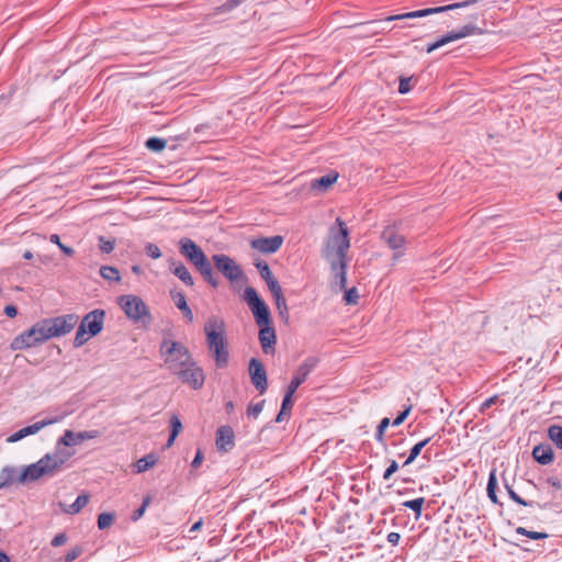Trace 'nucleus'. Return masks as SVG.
<instances>
[{"mask_svg":"<svg viewBox=\"0 0 562 562\" xmlns=\"http://www.w3.org/2000/svg\"><path fill=\"white\" fill-rule=\"evenodd\" d=\"M71 456V452L60 450L46 453L38 461L24 467L20 472L18 482L25 484L37 481L43 476H55Z\"/></svg>","mask_w":562,"mask_h":562,"instance_id":"f257e3e1","label":"nucleus"},{"mask_svg":"<svg viewBox=\"0 0 562 562\" xmlns=\"http://www.w3.org/2000/svg\"><path fill=\"white\" fill-rule=\"evenodd\" d=\"M205 340L211 352L215 366L218 369H224L228 364L229 351L228 342L225 336V323L218 316H211L204 325Z\"/></svg>","mask_w":562,"mask_h":562,"instance_id":"f03ea898","label":"nucleus"},{"mask_svg":"<svg viewBox=\"0 0 562 562\" xmlns=\"http://www.w3.org/2000/svg\"><path fill=\"white\" fill-rule=\"evenodd\" d=\"M180 254L192 263L212 288L216 289L220 284L214 276L212 265L204 254L203 249L192 239L183 237L179 240Z\"/></svg>","mask_w":562,"mask_h":562,"instance_id":"7ed1b4c3","label":"nucleus"},{"mask_svg":"<svg viewBox=\"0 0 562 562\" xmlns=\"http://www.w3.org/2000/svg\"><path fill=\"white\" fill-rule=\"evenodd\" d=\"M159 352L171 373L188 366L193 360L189 349L182 342L167 338L162 339Z\"/></svg>","mask_w":562,"mask_h":562,"instance_id":"20e7f679","label":"nucleus"},{"mask_svg":"<svg viewBox=\"0 0 562 562\" xmlns=\"http://www.w3.org/2000/svg\"><path fill=\"white\" fill-rule=\"evenodd\" d=\"M105 318V312L100 308H95L86 314L76 333L74 339V347L79 348L83 346L90 338L100 334L103 329Z\"/></svg>","mask_w":562,"mask_h":562,"instance_id":"39448f33","label":"nucleus"},{"mask_svg":"<svg viewBox=\"0 0 562 562\" xmlns=\"http://www.w3.org/2000/svg\"><path fill=\"white\" fill-rule=\"evenodd\" d=\"M338 226L337 229L334 227L330 229V238L327 244V250L325 257L329 259H346L348 249L350 247L349 231L341 218L336 220Z\"/></svg>","mask_w":562,"mask_h":562,"instance_id":"423d86ee","label":"nucleus"},{"mask_svg":"<svg viewBox=\"0 0 562 562\" xmlns=\"http://www.w3.org/2000/svg\"><path fill=\"white\" fill-rule=\"evenodd\" d=\"M120 307L126 317L134 323L147 325L151 322L150 312L145 302L137 295L124 294L117 299Z\"/></svg>","mask_w":562,"mask_h":562,"instance_id":"0eeeda50","label":"nucleus"},{"mask_svg":"<svg viewBox=\"0 0 562 562\" xmlns=\"http://www.w3.org/2000/svg\"><path fill=\"white\" fill-rule=\"evenodd\" d=\"M79 316L76 314H66L41 321L48 339L61 337L70 333L78 324Z\"/></svg>","mask_w":562,"mask_h":562,"instance_id":"6e6552de","label":"nucleus"},{"mask_svg":"<svg viewBox=\"0 0 562 562\" xmlns=\"http://www.w3.org/2000/svg\"><path fill=\"white\" fill-rule=\"evenodd\" d=\"M47 340L48 338L40 321L35 323L31 328L14 337L10 344V348L12 350H24L36 347Z\"/></svg>","mask_w":562,"mask_h":562,"instance_id":"1a4fd4ad","label":"nucleus"},{"mask_svg":"<svg viewBox=\"0 0 562 562\" xmlns=\"http://www.w3.org/2000/svg\"><path fill=\"white\" fill-rule=\"evenodd\" d=\"M480 1L481 0H465L462 2H456V3L448 4V5L411 11V12L403 13V14L390 15V16H386L384 20L373 21L372 23H383V22H391V21H400V20H404V19L425 18L430 14L447 12V11L460 9V8H467V7L477 3Z\"/></svg>","mask_w":562,"mask_h":562,"instance_id":"9d476101","label":"nucleus"},{"mask_svg":"<svg viewBox=\"0 0 562 562\" xmlns=\"http://www.w3.org/2000/svg\"><path fill=\"white\" fill-rule=\"evenodd\" d=\"M243 297L251 311L257 325H267L268 323H271L270 310L265 301L258 295L255 288L247 286L244 290Z\"/></svg>","mask_w":562,"mask_h":562,"instance_id":"9b49d317","label":"nucleus"},{"mask_svg":"<svg viewBox=\"0 0 562 562\" xmlns=\"http://www.w3.org/2000/svg\"><path fill=\"white\" fill-rule=\"evenodd\" d=\"M172 374H175L183 384L189 385L192 390H200L204 385V371L194 360Z\"/></svg>","mask_w":562,"mask_h":562,"instance_id":"f8f14e48","label":"nucleus"},{"mask_svg":"<svg viewBox=\"0 0 562 562\" xmlns=\"http://www.w3.org/2000/svg\"><path fill=\"white\" fill-rule=\"evenodd\" d=\"M212 261L217 269L231 282L238 281L244 278L240 266L229 256L224 254H215Z\"/></svg>","mask_w":562,"mask_h":562,"instance_id":"ddd939ff","label":"nucleus"},{"mask_svg":"<svg viewBox=\"0 0 562 562\" xmlns=\"http://www.w3.org/2000/svg\"><path fill=\"white\" fill-rule=\"evenodd\" d=\"M65 415H58V416H52L46 417L42 420H38L32 425L25 426L21 428L20 430L15 431L11 436L7 438V442L14 443L22 439H24L27 436H32L37 434L41 429H43L46 426H50L57 423H60L64 419Z\"/></svg>","mask_w":562,"mask_h":562,"instance_id":"4468645a","label":"nucleus"},{"mask_svg":"<svg viewBox=\"0 0 562 562\" xmlns=\"http://www.w3.org/2000/svg\"><path fill=\"white\" fill-rule=\"evenodd\" d=\"M318 362H319L318 358H316L314 356L305 358L304 361L296 369V371L285 391L295 394L297 389L305 382L307 376L317 367Z\"/></svg>","mask_w":562,"mask_h":562,"instance_id":"2eb2a0df","label":"nucleus"},{"mask_svg":"<svg viewBox=\"0 0 562 562\" xmlns=\"http://www.w3.org/2000/svg\"><path fill=\"white\" fill-rule=\"evenodd\" d=\"M381 239L390 249L394 250V261H397L402 256H404L406 238L400 234L394 226L385 227L381 234Z\"/></svg>","mask_w":562,"mask_h":562,"instance_id":"dca6fc26","label":"nucleus"},{"mask_svg":"<svg viewBox=\"0 0 562 562\" xmlns=\"http://www.w3.org/2000/svg\"><path fill=\"white\" fill-rule=\"evenodd\" d=\"M248 372L252 385L260 394H263L268 389V379L262 362L257 358H251L248 364Z\"/></svg>","mask_w":562,"mask_h":562,"instance_id":"f3484780","label":"nucleus"},{"mask_svg":"<svg viewBox=\"0 0 562 562\" xmlns=\"http://www.w3.org/2000/svg\"><path fill=\"white\" fill-rule=\"evenodd\" d=\"M98 436L97 430L79 431L65 430L64 435L58 438L56 443V450H59L60 446L72 447L81 445L86 440L94 439Z\"/></svg>","mask_w":562,"mask_h":562,"instance_id":"a211bd4d","label":"nucleus"},{"mask_svg":"<svg viewBox=\"0 0 562 562\" xmlns=\"http://www.w3.org/2000/svg\"><path fill=\"white\" fill-rule=\"evenodd\" d=\"M216 448L220 452H228L235 446V435L231 426H221L216 430Z\"/></svg>","mask_w":562,"mask_h":562,"instance_id":"6ab92c4d","label":"nucleus"},{"mask_svg":"<svg viewBox=\"0 0 562 562\" xmlns=\"http://www.w3.org/2000/svg\"><path fill=\"white\" fill-rule=\"evenodd\" d=\"M283 237L274 235L271 237H261L251 241V247L263 254H274L282 246Z\"/></svg>","mask_w":562,"mask_h":562,"instance_id":"aec40b11","label":"nucleus"},{"mask_svg":"<svg viewBox=\"0 0 562 562\" xmlns=\"http://www.w3.org/2000/svg\"><path fill=\"white\" fill-rule=\"evenodd\" d=\"M259 326V341L262 348V351L266 355L272 353L274 351V346L277 342V335L274 328L271 326V323L267 325H258Z\"/></svg>","mask_w":562,"mask_h":562,"instance_id":"412c9836","label":"nucleus"},{"mask_svg":"<svg viewBox=\"0 0 562 562\" xmlns=\"http://www.w3.org/2000/svg\"><path fill=\"white\" fill-rule=\"evenodd\" d=\"M170 271L179 278L186 285L193 286L194 280L188 270V268L181 262L177 261L175 258L168 259Z\"/></svg>","mask_w":562,"mask_h":562,"instance_id":"4be33fe9","label":"nucleus"},{"mask_svg":"<svg viewBox=\"0 0 562 562\" xmlns=\"http://www.w3.org/2000/svg\"><path fill=\"white\" fill-rule=\"evenodd\" d=\"M330 267L333 272L335 273V283L341 289L345 290L347 285V261L346 259H329Z\"/></svg>","mask_w":562,"mask_h":562,"instance_id":"5701e85b","label":"nucleus"},{"mask_svg":"<svg viewBox=\"0 0 562 562\" xmlns=\"http://www.w3.org/2000/svg\"><path fill=\"white\" fill-rule=\"evenodd\" d=\"M532 457L539 464L547 465L553 461L554 453L550 445L540 443L533 447Z\"/></svg>","mask_w":562,"mask_h":562,"instance_id":"b1692460","label":"nucleus"},{"mask_svg":"<svg viewBox=\"0 0 562 562\" xmlns=\"http://www.w3.org/2000/svg\"><path fill=\"white\" fill-rule=\"evenodd\" d=\"M171 297L176 304V306L182 312L184 318L189 322H193V313L190 308V306L187 303V299L183 293L171 291L170 292Z\"/></svg>","mask_w":562,"mask_h":562,"instance_id":"393cba45","label":"nucleus"},{"mask_svg":"<svg viewBox=\"0 0 562 562\" xmlns=\"http://www.w3.org/2000/svg\"><path fill=\"white\" fill-rule=\"evenodd\" d=\"M20 473L15 467H3L0 471V490H3L14 482H18Z\"/></svg>","mask_w":562,"mask_h":562,"instance_id":"a878e982","label":"nucleus"},{"mask_svg":"<svg viewBox=\"0 0 562 562\" xmlns=\"http://www.w3.org/2000/svg\"><path fill=\"white\" fill-rule=\"evenodd\" d=\"M451 32L453 33L454 40L458 41L472 35H481L484 33V30L476 24L468 23Z\"/></svg>","mask_w":562,"mask_h":562,"instance_id":"bb28decb","label":"nucleus"},{"mask_svg":"<svg viewBox=\"0 0 562 562\" xmlns=\"http://www.w3.org/2000/svg\"><path fill=\"white\" fill-rule=\"evenodd\" d=\"M435 438V436H431V437H427L420 441H418L417 443H415L411 450H409V453L406 458V460L404 461V463L402 464V467H407L409 464H412L416 458L422 453L423 449L432 441V439Z\"/></svg>","mask_w":562,"mask_h":562,"instance_id":"cd10ccee","label":"nucleus"},{"mask_svg":"<svg viewBox=\"0 0 562 562\" xmlns=\"http://www.w3.org/2000/svg\"><path fill=\"white\" fill-rule=\"evenodd\" d=\"M293 393L285 391L280 412L276 417L277 423H282L285 419V416L291 414V409L293 407Z\"/></svg>","mask_w":562,"mask_h":562,"instance_id":"c85d7f7f","label":"nucleus"},{"mask_svg":"<svg viewBox=\"0 0 562 562\" xmlns=\"http://www.w3.org/2000/svg\"><path fill=\"white\" fill-rule=\"evenodd\" d=\"M496 488H497L496 469H492L488 474L487 486H486L487 496L493 504L502 505V503L498 501V497L496 494Z\"/></svg>","mask_w":562,"mask_h":562,"instance_id":"c756f323","label":"nucleus"},{"mask_svg":"<svg viewBox=\"0 0 562 562\" xmlns=\"http://www.w3.org/2000/svg\"><path fill=\"white\" fill-rule=\"evenodd\" d=\"M337 178H338V173H336V172L327 173L325 176H322V177L315 179L312 183V188L325 191L337 181Z\"/></svg>","mask_w":562,"mask_h":562,"instance_id":"7c9ffc66","label":"nucleus"},{"mask_svg":"<svg viewBox=\"0 0 562 562\" xmlns=\"http://www.w3.org/2000/svg\"><path fill=\"white\" fill-rule=\"evenodd\" d=\"M89 498L88 494L78 495L72 504L64 508V512L69 515L78 514L89 503Z\"/></svg>","mask_w":562,"mask_h":562,"instance_id":"2f4dec72","label":"nucleus"},{"mask_svg":"<svg viewBox=\"0 0 562 562\" xmlns=\"http://www.w3.org/2000/svg\"><path fill=\"white\" fill-rule=\"evenodd\" d=\"M157 462V458L155 454L149 453L137 460L135 464V472L142 473L154 467Z\"/></svg>","mask_w":562,"mask_h":562,"instance_id":"473e14b6","label":"nucleus"},{"mask_svg":"<svg viewBox=\"0 0 562 562\" xmlns=\"http://www.w3.org/2000/svg\"><path fill=\"white\" fill-rule=\"evenodd\" d=\"M548 438L552 441V443L560 450H562V426L561 425H550L548 428Z\"/></svg>","mask_w":562,"mask_h":562,"instance_id":"72a5a7b5","label":"nucleus"},{"mask_svg":"<svg viewBox=\"0 0 562 562\" xmlns=\"http://www.w3.org/2000/svg\"><path fill=\"white\" fill-rule=\"evenodd\" d=\"M100 276L110 282H120L121 280L119 270L112 266H102L100 268Z\"/></svg>","mask_w":562,"mask_h":562,"instance_id":"f704fd0d","label":"nucleus"},{"mask_svg":"<svg viewBox=\"0 0 562 562\" xmlns=\"http://www.w3.org/2000/svg\"><path fill=\"white\" fill-rule=\"evenodd\" d=\"M505 488L510 499L514 501L515 503L525 507H533L535 505L541 507L538 503H535L532 501H526L522 497H520L508 483H505Z\"/></svg>","mask_w":562,"mask_h":562,"instance_id":"c9c22d12","label":"nucleus"},{"mask_svg":"<svg viewBox=\"0 0 562 562\" xmlns=\"http://www.w3.org/2000/svg\"><path fill=\"white\" fill-rule=\"evenodd\" d=\"M424 504H425V498L424 497H418V498H415V499L405 501L403 503V506L406 507V508L412 509L414 512V514H415V518L418 519L422 516Z\"/></svg>","mask_w":562,"mask_h":562,"instance_id":"e433bc0d","label":"nucleus"},{"mask_svg":"<svg viewBox=\"0 0 562 562\" xmlns=\"http://www.w3.org/2000/svg\"><path fill=\"white\" fill-rule=\"evenodd\" d=\"M266 283H267V286H268L269 291L271 292L274 301L284 297L282 288H281L279 281L274 277L272 279L266 281Z\"/></svg>","mask_w":562,"mask_h":562,"instance_id":"4c0bfd02","label":"nucleus"},{"mask_svg":"<svg viewBox=\"0 0 562 562\" xmlns=\"http://www.w3.org/2000/svg\"><path fill=\"white\" fill-rule=\"evenodd\" d=\"M266 283H267V286H268L269 291L271 292L274 301L284 297L282 288H281L279 281L274 277L272 279L266 281Z\"/></svg>","mask_w":562,"mask_h":562,"instance_id":"58836bf2","label":"nucleus"},{"mask_svg":"<svg viewBox=\"0 0 562 562\" xmlns=\"http://www.w3.org/2000/svg\"><path fill=\"white\" fill-rule=\"evenodd\" d=\"M167 145V142L166 139L164 138H160V137H149L146 143H145V146L149 149V150H153V151H161L162 149H165Z\"/></svg>","mask_w":562,"mask_h":562,"instance_id":"ea45409f","label":"nucleus"},{"mask_svg":"<svg viewBox=\"0 0 562 562\" xmlns=\"http://www.w3.org/2000/svg\"><path fill=\"white\" fill-rule=\"evenodd\" d=\"M389 425H390V418H387V417L382 418L380 424L378 425L374 438L381 445H385L384 434H385V429L389 427Z\"/></svg>","mask_w":562,"mask_h":562,"instance_id":"a19ab883","label":"nucleus"},{"mask_svg":"<svg viewBox=\"0 0 562 562\" xmlns=\"http://www.w3.org/2000/svg\"><path fill=\"white\" fill-rule=\"evenodd\" d=\"M255 266L256 268L258 269L259 273H260V277L265 280V281H268L270 279L273 278L272 276V272L270 270V267L269 265L263 261V260H257L255 262Z\"/></svg>","mask_w":562,"mask_h":562,"instance_id":"79ce46f5","label":"nucleus"},{"mask_svg":"<svg viewBox=\"0 0 562 562\" xmlns=\"http://www.w3.org/2000/svg\"><path fill=\"white\" fill-rule=\"evenodd\" d=\"M114 518H115V515L112 513H101L98 516V521H97L98 528L100 530L108 528L114 521Z\"/></svg>","mask_w":562,"mask_h":562,"instance_id":"37998d69","label":"nucleus"},{"mask_svg":"<svg viewBox=\"0 0 562 562\" xmlns=\"http://www.w3.org/2000/svg\"><path fill=\"white\" fill-rule=\"evenodd\" d=\"M274 303H276L279 316L284 322H288L289 321V308H288V304H286L285 297H282L280 300H276Z\"/></svg>","mask_w":562,"mask_h":562,"instance_id":"c03bdc74","label":"nucleus"},{"mask_svg":"<svg viewBox=\"0 0 562 562\" xmlns=\"http://www.w3.org/2000/svg\"><path fill=\"white\" fill-rule=\"evenodd\" d=\"M49 240H50V243L56 244V245L59 247V249H60L65 255H67V256H72V255H74L75 250H74L71 247H69V246H67V245L63 244V243L60 241V237H59L57 234H52V235L49 236Z\"/></svg>","mask_w":562,"mask_h":562,"instance_id":"a18cd8bd","label":"nucleus"},{"mask_svg":"<svg viewBox=\"0 0 562 562\" xmlns=\"http://www.w3.org/2000/svg\"><path fill=\"white\" fill-rule=\"evenodd\" d=\"M115 246V239H106L103 236L99 237V248L104 254H110L113 251Z\"/></svg>","mask_w":562,"mask_h":562,"instance_id":"49530a36","label":"nucleus"},{"mask_svg":"<svg viewBox=\"0 0 562 562\" xmlns=\"http://www.w3.org/2000/svg\"><path fill=\"white\" fill-rule=\"evenodd\" d=\"M400 465L395 460H389V467L383 472V480L390 481L392 476L398 471Z\"/></svg>","mask_w":562,"mask_h":562,"instance_id":"de8ad7c7","label":"nucleus"},{"mask_svg":"<svg viewBox=\"0 0 562 562\" xmlns=\"http://www.w3.org/2000/svg\"><path fill=\"white\" fill-rule=\"evenodd\" d=\"M263 406H265V400H262L258 403H255V404H249L247 407V415L251 416L254 418H257L260 415V413L262 412Z\"/></svg>","mask_w":562,"mask_h":562,"instance_id":"09e8293b","label":"nucleus"},{"mask_svg":"<svg viewBox=\"0 0 562 562\" xmlns=\"http://www.w3.org/2000/svg\"><path fill=\"white\" fill-rule=\"evenodd\" d=\"M359 299L357 288L345 289L344 300L347 304H357Z\"/></svg>","mask_w":562,"mask_h":562,"instance_id":"8fccbe9b","label":"nucleus"},{"mask_svg":"<svg viewBox=\"0 0 562 562\" xmlns=\"http://www.w3.org/2000/svg\"><path fill=\"white\" fill-rule=\"evenodd\" d=\"M169 423H170V434L173 437H178V435L180 434V431L182 429L181 420L179 419V417L177 415H172Z\"/></svg>","mask_w":562,"mask_h":562,"instance_id":"3c124183","label":"nucleus"},{"mask_svg":"<svg viewBox=\"0 0 562 562\" xmlns=\"http://www.w3.org/2000/svg\"><path fill=\"white\" fill-rule=\"evenodd\" d=\"M82 553V548L80 546H76L72 549H70L64 557L65 562H72L77 558H79Z\"/></svg>","mask_w":562,"mask_h":562,"instance_id":"603ef678","label":"nucleus"},{"mask_svg":"<svg viewBox=\"0 0 562 562\" xmlns=\"http://www.w3.org/2000/svg\"><path fill=\"white\" fill-rule=\"evenodd\" d=\"M411 80H412V77H401L400 78L398 92L401 94H406L412 90Z\"/></svg>","mask_w":562,"mask_h":562,"instance_id":"864d4df0","label":"nucleus"},{"mask_svg":"<svg viewBox=\"0 0 562 562\" xmlns=\"http://www.w3.org/2000/svg\"><path fill=\"white\" fill-rule=\"evenodd\" d=\"M145 250H146L147 256H149L153 259H158L161 257V251H160L159 247L155 244L148 243L145 246Z\"/></svg>","mask_w":562,"mask_h":562,"instance_id":"5fc2aeb1","label":"nucleus"},{"mask_svg":"<svg viewBox=\"0 0 562 562\" xmlns=\"http://www.w3.org/2000/svg\"><path fill=\"white\" fill-rule=\"evenodd\" d=\"M412 411V405L405 407L393 420V426H400L404 423Z\"/></svg>","mask_w":562,"mask_h":562,"instance_id":"6e6d98bb","label":"nucleus"},{"mask_svg":"<svg viewBox=\"0 0 562 562\" xmlns=\"http://www.w3.org/2000/svg\"><path fill=\"white\" fill-rule=\"evenodd\" d=\"M149 501H150L149 497L144 498L143 504L136 510H134V513L132 515L133 520H138L144 515L146 507L149 504Z\"/></svg>","mask_w":562,"mask_h":562,"instance_id":"4d7b16f0","label":"nucleus"},{"mask_svg":"<svg viewBox=\"0 0 562 562\" xmlns=\"http://www.w3.org/2000/svg\"><path fill=\"white\" fill-rule=\"evenodd\" d=\"M203 459H204V454H203L202 450L198 449L196 453H195V456H194V458H193V460H192V462L190 464L191 469L192 470H196L202 464Z\"/></svg>","mask_w":562,"mask_h":562,"instance_id":"13d9d810","label":"nucleus"},{"mask_svg":"<svg viewBox=\"0 0 562 562\" xmlns=\"http://www.w3.org/2000/svg\"><path fill=\"white\" fill-rule=\"evenodd\" d=\"M498 400L497 395H493L486 398L480 406V413H485L492 405H494Z\"/></svg>","mask_w":562,"mask_h":562,"instance_id":"bf43d9fd","label":"nucleus"},{"mask_svg":"<svg viewBox=\"0 0 562 562\" xmlns=\"http://www.w3.org/2000/svg\"><path fill=\"white\" fill-rule=\"evenodd\" d=\"M244 0H227L220 9L222 12H228L238 7Z\"/></svg>","mask_w":562,"mask_h":562,"instance_id":"052dcab7","label":"nucleus"},{"mask_svg":"<svg viewBox=\"0 0 562 562\" xmlns=\"http://www.w3.org/2000/svg\"><path fill=\"white\" fill-rule=\"evenodd\" d=\"M438 42V45L440 47L451 43V42H454V36H453V33L450 31L448 33H446L445 35L440 36L438 40H436Z\"/></svg>","mask_w":562,"mask_h":562,"instance_id":"680f3d73","label":"nucleus"},{"mask_svg":"<svg viewBox=\"0 0 562 562\" xmlns=\"http://www.w3.org/2000/svg\"><path fill=\"white\" fill-rule=\"evenodd\" d=\"M67 541V537L65 533L60 532V533H57L50 541V544L53 547H60L63 544H65Z\"/></svg>","mask_w":562,"mask_h":562,"instance_id":"e2e57ef3","label":"nucleus"},{"mask_svg":"<svg viewBox=\"0 0 562 562\" xmlns=\"http://www.w3.org/2000/svg\"><path fill=\"white\" fill-rule=\"evenodd\" d=\"M549 537L547 532H540V531H528L527 538H530L532 540H544Z\"/></svg>","mask_w":562,"mask_h":562,"instance_id":"0e129e2a","label":"nucleus"},{"mask_svg":"<svg viewBox=\"0 0 562 562\" xmlns=\"http://www.w3.org/2000/svg\"><path fill=\"white\" fill-rule=\"evenodd\" d=\"M4 314L10 317V318H13L18 315V308L16 306L14 305H7L4 307Z\"/></svg>","mask_w":562,"mask_h":562,"instance_id":"69168bd1","label":"nucleus"},{"mask_svg":"<svg viewBox=\"0 0 562 562\" xmlns=\"http://www.w3.org/2000/svg\"><path fill=\"white\" fill-rule=\"evenodd\" d=\"M400 539H401V535L398 532H390L387 535V541L392 544V546H397L398 542H400Z\"/></svg>","mask_w":562,"mask_h":562,"instance_id":"338daca9","label":"nucleus"},{"mask_svg":"<svg viewBox=\"0 0 562 562\" xmlns=\"http://www.w3.org/2000/svg\"><path fill=\"white\" fill-rule=\"evenodd\" d=\"M547 483L557 490H561L562 487L561 481L555 476L548 477Z\"/></svg>","mask_w":562,"mask_h":562,"instance_id":"774afa93","label":"nucleus"}]
</instances>
